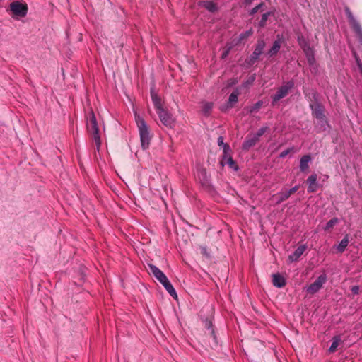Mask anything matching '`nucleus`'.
<instances>
[{
    "mask_svg": "<svg viewBox=\"0 0 362 362\" xmlns=\"http://www.w3.org/2000/svg\"><path fill=\"white\" fill-rule=\"evenodd\" d=\"M303 93L306 100L310 102L309 108L313 117L318 122V132H325L330 128L326 116V108L319 100V93L315 88L303 87Z\"/></svg>",
    "mask_w": 362,
    "mask_h": 362,
    "instance_id": "f257e3e1",
    "label": "nucleus"
},
{
    "mask_svg": "<svg viewBox=\"0 0 362 362\" xmlns=\"http://www.w3.org/2000/svg\"><path fill=\"white\" fill-rule=\"evenodd\" d=\"M147 271L149 274L153 275L163 286L173 298H177V295L173 286L166 275L158 267L153 264H148Z\"/></svg>",
    "mask_w": 362,
    "mask_h": 362,
    "instance_id": "f03ea898",
    "label": "nucleus"
},
{
    "mask_svg": "<svg viewBox=\"0 0 362 362\" xmlns=\"http://www.w3.org/2000/svg\"><path fill=\"white\" fill-rule=\"evenodd\" d=\"M135 121L139 132L141 148L146 150L149 148L152 137L150 134L149 127L144 119L137 114H135Z\"/></svg>",
    "mask_w": 362,
    "mask_h": 362,
    "instance_id": "7ed1b4c3",
    "label": "nucleus"
},
{
    "mask_svg": "<svg viewBox=\"0 0 362 362\" xmlns=\"http://www.w3.org/2000/svg\"><path fill=\"white\" fill-rule=\"evenodd\" d=\"M86 128L88 132L93 136V140L94 141L98 150H99L101 146V139L99 133L96 117L93 110H90L87 116Z\"/></svg>",
    "mask_w": 362,
    "mask_h": 362,
    "instance_id": "20e7f679",
    "label": "nucleus"
},
{
    "mask_svg": "<svg viewBox=\"0 0 362 362\" xmlns=\"http://www.w3.org/2000/svg\"><path fill=\"white\" fill-rule=\"evenodd\" d=\"M265 47V40L263 38H259L255 45L252 53L245 60L244 66L249 68L253 66L255 62L259 61L261 55L264 54Z\"/></svg>",
    "mask_w": 362,
    "mask_h": 362,
    "instance_id": "39448f33",
    "label": "nucleus"
},
{
    "mask_svg": "<svg viewBox=\"0 0 362 362\" xmlns=\"http://www.w3.org/2000/svg\"><path fill=\"white\" fill-rule=\"evenodd\" d=\"M344 12L351 29L356 34L358 42L362 45V28L360 23L354 18L351 11L348 6L344 7Z\"/></svg>",
    "mask_w": 362,
    "mask_h": 362,
    "instance_id": "423d86ee",
    "label": "nucleus"
},
{
    "mask_svg": "<svg viewBox=\"0 0 362 362\" xmlns=\"http://www.w3.org/2000/svg\"><path fill=\"white\" fill-rule=\"evenodd\" d=\"M162 124L169 128H173L175 125V119L173 115L165 108H163L156 112Z\"/></svg>",
    "mask_w": 362,
    "mask_h": 362,
    "instance_id": "0eeeda50",
    "label": "nucleus"
},
{
    "mask_svg": "<svg viewBox=\"0 0 362 362\" xmlns=\"http://www.w3.org/2000/svg\"><path fill=\"white\" fill-rule=\"evenodd\" d=\"M327 276L325 273L320 274L317 279L309 285L307 288V293L310 294H315L319 291L326 283Z\"/></svg>",
    "mask_w": 362,
    "mask_h": 362,
    "instance_id": "6e6552de",
    "label": "nucleus"
},
{
    "mask_svg": "<svg viewBox=\"0 0 362 362\" xmlns=\"http://www.w3.org/2000/svg\"><path fill=\"white\" fill-rule=\"evenodd\" d=\"M197 177L203 187L209 191L214 190V187L211 184L210 175H208L205 168H200L197 170Z\"/></svg>",
    "mask_w": 362,
    "mask_h": 362,
    "instance_id": "1a4fd4ad",
    "label": "nucleus"
},
{
    "mask_svg": "<svg viewBox=\"0 0 362 362\" xmlns=\"http://www.w3.org/2000/svg\"><path fill=\"white\" fill-rule=\"evenodd\" d=\"M10 10L14 16L22 18L27 15L28 8L25 4L13 1L10 4Z\"/></svg>",
    "mask_w": 362,
    "mask_h": 362,
    "instance_id": "9d476101",
    "label": "nucleus"
},
{
    "mask_svg": "<svg viewBox=\"0 0 362 362\" xmlns=\"http://www.w3.org/2000/svg\"><path fill=\"white\" fill-rule=\"evenodd\" d=\"M202 322L204 325V327L209 330V334L213 339L211 346H218V340H217V337H216L215 329L214 327L212 320L211 318L206 317L204 319H202Z\"/></svg>",
    "mask_w": 362,
    "mask_h": 362,
    "instance_id": "9b49d317",
    "label": "nucleus"
},
{
    "mask_svg": "<svg viewBox=\"0 0 362 362\" xmlns=\"http://www.w3.org/2000/svg\"><path fill=\"white\" fill-rule=\"evenodd\" d=\"M295 83L293 79L288 81L285 84L279 87L274 94L280 100L286 97L288 91L294 88Z\"/></svg>",
    "mask_w": 362,
    "mask_h": 362,
    "instance_id": "f8f14e48",
    "label": "nucleus"
},
{
    "mask_svg": "<svg viewBox=\"0 0 362 362\" xmlns=\"http://www.w3.org/2000/svg\"><path fill=\"white\" fill-rule=\"evenodd\" d=\"M259 141L254 135L248 134L242 144L241 148L244 151H248L252 147L255 146Z\"/></svg>",
    "mask_w": 362,
    "mask_h": 362,
    "instance_id": "ddd939ff",
    "label": "nucleus"
},
{
    "mask_svg": "<svg viewBox=\"0 0 362 362\" xmlns=\"http://www.w3.org/2000/svg\"><path fill=\"white\" fill-rule=\"evenodd\" d=\"M307 249L306 245H301L298 246L293 253L289 255L288 257V260L290 263L297 262L300 256L303 254V252Z\"/></svg>",
    "mask_w": 362,
    "mask_h": 362,
    "instance_id": "4468645a",
    "label": "nucleus"
},
{
    "mask_svg": "<svg viewBox=\"0 0 362 362\" xmlns=\"http://www.w3.org/2000/svg\"><path fill=\"white\" fill-rule=\"evenodd\" d=\"M220 165L223 167L225 165H228V167L231 169H233L234 171H238L239 170V166L237 164V163L234 160V159L232 158L230 153L229 155L225 158V160L223 159V156H221V160L220 161Z\"/></svg>",
    "mask_w": 362,
    "mask_h": 362,
    "instance_id": "2eb2a0df",
    "label": "nucleus"
},
{
    "mask_svg": "<svg viewBox=\"0 0 362 362\" xmlns=\"http://www.w3.org/2000/svg\"><path fill=\"white\" fill-rule=\"evenodd\" d=\"M317 175L313 173L310 175L307 179V182L308 183V187L307 189L308 192L314 193L317 191L318 188V183L317 182Z\"/></svg>",
    "mask_w": 362,
    "mask_h": 362,
    "instance_id": "dca6fc26",
    "label": "nucleus"
},
{
    "mask_svg": "<svg viewBox=\"0 0 362 362\" xmlns=\"http://www.w3.org/2000/svg\"><path fill=\"white\" fill-rule=\"evenodd\" d=\"M151 97L155 107L156 112H158L159 110L163 109V106L162 104L161 98L158 96V95L154 91L153 88H151Z\"/></svg>",
    "mask_w": 362,
    "mask_h": 362,
    "instance_id": "f3484780",
    "label": "nucleus"
},
{
    "mask_svg": "<svg viewBox=\"0 0 362 362\" xmlns=\"http://www.w3.org/2000/svg\"><path fill=\"white\" fill-rule=\"evenodd\" d=\"M276 13V9L273 8L264 13H263L261 16L260 21L257 23V26L259 29H262L267 25V22L268 21L269 17L274 16Z\"/></svg>",
    "mask_w": 362,
    "mask_h": 362,
    "instance_id": "a211bd4d",
    "label": "nucleus"
},
{
    "mask_svg": "<svg viewBox=\"0 0 362 362\" xmlns=\"http://www.w3.org/2000/svg\"><path fill=\"white\" fill-rule=\"evenodd\" d=\"M297 42L303 51L308 50L312 48L310 45V41L308 37H305L302 33H297Z\"/></svg>",
    "mask_w": 362,
    "mask_h": 362,
    "instance_id": "6ab92c4d",
    "label": "nucleus"
},
{
    "mask_svg": "<svg viewBox=\"0 0 362 362\" xmlns=\"http://www.w3.org/2000/svg\"><path fill=\"white\" fill-rule=\"evenodd\" d=\"M272 277V284L275 287L281 288L286 286V279L281 274L279 273L273 274Z\"/></svg>",
    "mask_w": 362,
    "mask_h": 362,
    "instance_id": "aec40b11",
    "label": "nucleus"
},
{
    "mask_svg": "<svg viewBox=\"0 0 362 362\" xmlns=\"http://www.w3.org/2000/svg\"><path fill=\"white\" fill-rule=\"evenodd\" d=\"M199 6L213 13L218 11V5L212 1H202L199 3Z\"/></svg>",
    "mask_w": 362,
    "mask_h": 362,
    "instance_id": "412c9836",
    "label": "nucleus"
},
{
    "mask_svg": "<svg viewBox=\"0 0 362 362\" xmlns=\"http://www.w3.org/2000/svg\"><path fill=\"white\" fill-rule=\"evenodd\" d=\"M217 143L218 146L223 148V159L225 160V158L229 155L230 153H231V148L228 144L224 143L223 141V137L220 136L218 138Z\"/></svg>",
    "mask_w": 362,
    "mask_h": 362,
    "instance_id": "4be33fe9",
    "label": "nucleus"
},
{
    "mask_svg": "<svg viewBox=\"0 0 362 362\" xmlns=\"http://www.w3.org/2000/svg\"><path fill=\"white\" fill-rule=\"evenodd\" d=\"M311 160L312 158L310 154L304 155L301 157L299 165L301 172L304 173L308 170L309 163L311 161Z\"/></svg>",
    "mask_w": 362,
    "mask_h": 362,
    "instance_id": "5701e85b",
    "label": "nucleus"
},
{
    "mask_svg": "<svg viewBox=\"0 0 362 362\" xmlns=\"http://www.w3.org/2000/svg\"><path fill=\"white\" fill-rule=\"evenodd\" d=\"M281 45L279 42L274 41L272 47L266 52V55L268 57H275L281 49Z\"/></svg>",
    "mask_w": 362,
    "mask_h": 362,
    "instance_id": "b1692460",
    "label": "nucleus"
},
{
    "mask_svg": "<svg viewBox=\"0 0 362 362\" xmlns=\"http://www.w3.org/2000/svg\"><path fill=\"white\" fill-rule=\"evenodd\" d=\"M239 95V90L238 88H235L229 95V98L227 100L228 106L234 107L235 103H237L238 101Z\"/></svg>",
    "mask_w": 362,
    "mask_h": 362,
    "instance_id": "393cba45",
    "label": "nucleus"
},
{
    "mask_svg": "<svg viewBox=\"0 0 362 362\" xmlns=\"http://www.w3.org/2000/svg\"><path fill=\"white\" fill-rule=\"evenodd\" d=\"M349 243V234H346L343 239L340 241L338 245L336 246V248L337 250V252L339 253H343L346 247L348 246V244Z\"/></svg>",
    "mask_w": 362,
    "mask_h": 362,
    "instance_id": "a878e982",
    "label": "nucleus"
},
{
    "mask_svg": "<svg viewBox=\"0 0 362 362\" xmlns=\"http://www.w3.org/2000/svg\"><path fill=\"white\" fill-rule=\"evenodd\" d=\"M309 66L315 65V62H316L315 57V51L313 48H310L308 50L303 51Z\"/></svg>",
    "mask_w": 362,
    "mask_h": 362,
    "instance_id": "bb28decb",
    "label": "nucleus"
},
{
    "mask_svg": "<svg viewBox=\"0 0 362 362\" xmlns=\"http://www.w3.org/2000/svg\"><path fill=\"white\" fill-rule=\"evenodd\" d=\"M263 105V101L262 100H258L257 103H255L253 105L250 107H245V110L247 111V113L252 114L255 112H257L259 109Z\"/></svg>",
    "mask_w": 362,
    "mask_h": 362,
    "instance_id": "cd10ccee",
    "label": "nucleus"
},
{
    "mask_svg": "<svg viewBox=\"0 0 362 362\" xmlns=\"http://www.w3.org/2000/svg\"><path fill=\"white\" fill-rule=\"evenodd\" d=\"M253 34V30L252 28H250L246 31H244L243 33H241L238 39H237V42L236 44H240L244 40H246L249 37L252 36Z\"/></svg>",
    "mask_w": 362,
    "mask_h": 362,
    "instance_id": "c85d7f7f",
    "label": "nucleus"
},
{
    "mask_svg": "<svg viewBox=\"0 0 362 362\" xmlns=\"http://www.w3.org/2000/svg\"><path fill=\"white\" fill-rule=\"evenodd\" d=\"M341 342V338L340 336L336 335L332 338V343L331 346H329L328 351L329 353H334L336 351L337 346H339V343Z\"/></svg>",
    "mask_w": 362,
    "mask_h": 362,
    "instance_id": "c756f323",
    "label": "nucleus"
},
{
    "mask_svg": "<svg viewBox=\"0 0 362 362\" xmlns=\"http://www.w3.org/2000/svg\"><path fill=\"white\" fill-rule=\"evenodd\" d=\"M339 221V218H337V217H334L332 218V219H330L329 221L327 222V223L325 224V226L323 227V229L324 230H331L332 228H333V227L337 224L338 223Z\"/></svg>",
    "mask_w": 362,
    "mask_h": 362,
    "instance_id": "7c9ffc66",
    "label": "nucleus"
},
{
    "mask_svg": "<svg viewBox=\"0 0 362 362\" xmlns=\"http://www.w3.org/2000/svg\"><path fill=\"white\" fill-rule=\"evenodd\" d=\"M213 108V103L210 102L205 103L202 106V112L205 116H209Z\"/></svg>",
    "mask_w": 362,
    "mask_h": 362,
    "instance_id": "2f4dec72",
    "label": "nucleus"
},
{
    "mask_svg": "<svg viewBox=\"0 0 362 362\" xmlns=\"http://www.w3.org/2000/svg\"><path fill=\"white\" fill-rule=\"evenodd\" d=\"M277 197H278V200H277L276 203L280 204V203L286 201V199H288L290 197V195L287 192V191L285 190L284 192H281L278 193Z\"/></svg>",
    "mask_w": 362,
    "mask_h": 362,
    "instance_id": "473e14b6",
    "label": "nucleus"
},
{
    "mask_svg": "<svg viewBox=\"0 0 362 362\" xmlns=\"http://www.w3.org/2000/svg\"><path fill=\"white\" fill-rule=\"evenodd\" d=\"M269 129V127L267 126H264L260 127L257 132L253 134L255 137L259 141L260 137L265 134Z\"/></svg>",
    "mask_w": 362,
    "mask_h": 362,
    "instance_id": "72a5a7b5",
    "label": "nucleus"
},
{
    "mask_svg": "<svg viewBox=\"0 0 362 362\" xmlns=\"http://www.w3.org/2000/svg\"><path fill=\"white\" fill-rule=\"evenodd\" d=\"M264 6H265V4L264 2L259 3L249 11V15L254 16L259 10H262Z\"/></svg>",
    "mask_w": 362,
    "mask_h": 362,
    "instance_id": "f704fd0d",
    "label": "nucleus"
},
{
    "mask_svg": "<svg viewBox=\"0 0 362 362\" xmlns=\"http://www.w3.org/2000/svg\"><path fill=\"white\" fill-rule=\"evenodd\" d=\"M256 79V74H252L244 83L245 86H250L252 85Z\"/></svg>",
    "mask_w": 362,
    "mask_h": 362,
    "instance_id": "c9c22d12",
    "label": "nucleus"
},
{
    "mask_svg": "<svg viewBox=\"0 0 362 362\" xmlns=\"http://www.w3.org/2000/svg\"><path fill=\"white\" fill-rule=\"evenodd\" d=\"M294 150L293 147L288 148L284 151H283L279 156V158H285L288 154H289L291 152H293Z\"/></svg>",
    "mask_w": 362,
    "mask_h": 362,
    "instance_id": "e433bc0d",
    "label": "nucleus"
},
{
    "mask_svg": "<svg viewBox=\"0 0 362 362\" xmlns=\"http://www.w3.org/2000/svg\"><path fill=\"white\" fill-rule=\"evenodd\" d=\"M200 252H201V254L204 256H205L207 258H209L210 257V254L209 252H208V248L206 246H200Z\"/></svg>",
    "mask_w": 362,
    "mask_h": 362,
    "instance_id": "4c0bfd02",
    "label": "nucleus"
},
{
    "mask_svg": "<svg viewBox=\"0 0 362 362\" xmlns=\"http://www.w3.org/2000/svg\"><path fill=\"white\" fill-rule=\"evenodd\" d=\"M355 59H356V64L358 68L359 72L362 76V62H361L359 57L357 56L356 54H355Z\"/></svg>",
    "mask_w": 362,
    "mask_h": 362,
    "instance_id": "58836bf2",
    "label": "nucleus"
},
{
    "mask_svg": "<svg viewBox=\"0 0 362 362\" xmlns=\"http://www.w3.org/2000/svg\"><path fill=\"white\" fill-rule=\"evenodd\" d=\"M275 42H279L281 45H282L285 42V38L282 34H277L276 35Z\"/></svg>",
    "mask_w": 362,
    "mask_h": 362,
    "instance_id": "ea45409f",
    "label": "nucleus"
},
{
    "mask_svg": "<svg viewBox=\"0 0 362 362\" xmlns=\"http://www.w3.org/2000/svg\"><path fill=\"white\" fill-rule=\"evenodd\" d=\"M233 108V107H229L228 106V103L226 102L225 104L222 105L221 107H220V110L222 112H226L228 110Z\"/></svg>",
    "mask_w": 362,
    "mask_h": 362,
    "instance_id": "a19ab883",
    "label": "nucleus"
},
{
    "mask_svg": "<svg viewBox=\"0 0 362 362\" xmlns=\"http://www.w3.org/2000/svg\"><path fill=\"white\" fill-rule=\"evenodd\" d=\"M86 275L83 272L81 269L79 272V281L78 285L81 286L85 281Z\"/></svg>",
    "mask_w": 362,
    "mask_h": 362,
    "instance_id": "79ce46f5",
    "label": "nucleus"
},
{
    "mask_svg": "<svg viewBox=\"0 0 362 362\" xmlns=\"http://www.w3.org/2000/svg\"><path fill=\"white\" fill-rule=\"evenodd\" d=\"M351 291L354 295H358L360 291V287L358 286H352L351 287Z\"/></svg>",
    "mask_w": 362,
    "mask_h": 362,
    "instance_id": "37998d69",
    "label": "nucleus"
},
{
    "mask_svg": "<svg viewBox=\"0 0 362 362\" xmlns=\"http://www.w3.org/2000/svg\"><path fill=\"white\" fill-rule=\"evenodd\" d=\"M299 187H300V185H296V186L293 187L292 188H291L290 189L286 190V191L291 196V194L296 192L298 190Z\"/></svg>",
    "mask_w": 362,
    "mask_h": 362,
    "instance_id": "c03bdc74",
    "label": "nucleus"
},
{
    "mask_svg": "<svg viewBox=\"0 0 362 362\" xmlns=\"http://www.w3.org/2000/svg\"><path fill=\"white\" fill-rule=\"evenodd\" d=\"M271 105L272 107H274L276 105L277 102L280 100L279 98H276V96L274 94L271 96Z\"/></svg>",
    "mask_w": 362,
    "mask_h": 362,
    "instance_id": "a18cd8bd",
    "label": "nucleus"
},
{
    "mask_svg": "<svg viewBox=\"0 0 362 362\" xmlns=\"http://www.w3.org/2000/svg\"><path fill=\"white\" fill-rule=\"evenodd\" d=\"M230 49H231V47H229L226 50H224L221 54V58L222 59H226L228 57V55L229 54Z\"/></svg>",
    "mask_w": 362,
    "mask_h": 362,
    "instance_id": "49530a36",
    "label": "nucleus"
},
{
    "mask_svg": "<svg viewBox=\"0 0 362 362\" xmlns=\"http://www.w3.org/2000/svg\"><path fill=\"white\" fill-rule=\"evenodd\" d=\"M310 71L313 74H316L318 71V65L315 62V65L310 66Z\"/></svg>",
    "mask_w": 362,
    "mask_h": 362,
    "instance_id": "de8ad7c7",
    "label": "nucleus"
},
{
    "mask_svg": "<svg viewBox=\"0 0 362 362\" xmlns=\"http://www.w3.org/2000/svg\"><path fill=\"white\" fill-rule=\"evenodd\" d=\"M237 82H238L237 79L233 78V79L230 80V81H228V87L233 86L235 84H236Z\"/></svg>",
    "mask_w": 362,
    "mask_h": 362,
    "instance_id": "09e8293b",
    "label": "nucleus"
},
{
    "mask_svg": "<svg viewBox=\"0 0 362 362\" xmlns=\"http://www.w3.org/2000/svg\"><path fill=\"white\" fill-rule=\"evenodd\" d=\"M254 0H243V4L247 6L250 5Z\"/></svg>",
    "mask_w": 362,
    "mask_h": 362,
    "instance_id": "8fccbe9b",
    "label": "nucleus"
}]
</instances>
